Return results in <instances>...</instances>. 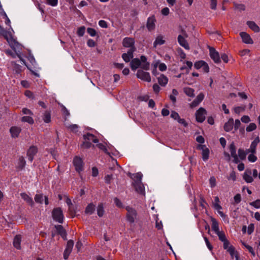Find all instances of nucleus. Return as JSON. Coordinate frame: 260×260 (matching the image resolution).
<instances>
[{
	"mask_svg": "<svg viewBox=\"0 0 260 260\" xmlns=\"http://www.w3.org/2000/svg\"><path fill=\"white\" fill-rule=\"evenodd\" d=\"M122 44L124 47L129 48V49L134 48L136 51V48L134 46L135 40L133 38L128 37L125 38L123 40Z\"/></svg>",
	"mask_w": 260,
	"mask_h": 260,
	"instance_id": "9d476101",
	"label": "nucleus"
},
{
	"mask_svg": "<svg viewBox=\"0 0 260 260\" xmlns=\"http://www.w3.org/2000/svg\"><path fill=\"white\" fill-rule=\"evenodd\" d=\"M216 234L218 235L219 239L221 241L223 242V241L227 240L226 238L225 235L223 232L219 231Z\"/></svg>",
	"mask_w": 260,
	"mask_h": 260,
	"instance_id": "49530a36",
	"label": "nucleus"
},
{
	"mask_svg": "<svg viewBox=\"0 0 260 260\" xmlns=\"http://www.w3.org/2000/svg\"><path fill=\"white\" fill-rule=\"evenodd\" d=\"M21 121L22 122H27L30 124H32L34 123V120L33 118L31 116H25L22 117L21 118Z\"/></svg>",
	"mask_w": 260,
	"mask_h": 260,
	"instance_id": "4c0bfd02",
	"label": "nucleus"
},
{
	"mask_svg": "<svg viewBox=\"0 0 260 260\" xmlns=\"http://www.w3.org/2000/svg\"><path fill=\"white\" fill-rule=\"evenodd\" d=\"M251 171L246 170L243 174V179L247 183H251L253 181V178L251 177Z\"/></svg>",
	"mask_w": 260,
	"mask_h": 260,
	"instance_id": "a878e982",
	"label": "nucleus"
},
{
	"mask_svg": "<svg viewBox=\"0 0 260 260\" xmlns=\"http://www.w3.org/2000/svg\"><path fill=\"white\" fill-rule=\"evenodd\" d=\"M87 32L91 36V37H94L96 35V31L94 28H87Z\"/></svg>",
	"mask_w": 260,
	"mask_h": 260,
	"instance_id": "bf43d9fd",
	"label": "nucleus"
},
{
	"mask_svg": "<svg viewBox=\"0 0 260 260\" xmlns=\"http://www.w3.org/2000/svg\"><path fill=\"white\" fill-rule=\"evenodd\" d=\"M43 119L45 123H49L51 121V114L50 112L46 111L43 116Z\"/></svg>",
	"mask_w": 260,
	"mask_h": 260,
	"instance_id": "58836bf2",
	"label": "nucleus"
},
{
	"mask_svg": "<svg viewBox=\"0 0 260 260\" xmlns=\"http://www.w3.org/2000/svg\"><path fill=\"white\" fill-rule=\"evenodd\" d=\"M158 82L160 85L165 86L168 82V78L163 74H161L157 78Z\"/></svg>",
	"mask_w": 260,
	"mask_h": 260,
	"instance_id": "c85d7f7f",
	"label": "nucleus"
},
{
	"mask_svg": "<svg viewBox=\"0 0 260 260\" xmlns=\"http://www.w3.org/2000/svg\"><path fill=\"white\" fill-rule=\"evenodd\" d=\"M132 185L137 192L145 194V187L142 181L140 182H133Z\"/></svg>",
	"mask_w": 260,
	"mask_h": 260,
	"instance_id": "2eb2a0df",
	"label": "nucleus"
},
{
	"mask_svg": "<svg viewBox=\"0 0 260 260\" xmlns=\"http://www.w3.org/2000/svg\"><path fill=\"white\" fill-rule=\"evenodd\" d=\"M96 146L100 150L103 151L107 155L109 158L108 160L109 161L117 162V160L112 156L113 154L110 151L111 149L110 147H107L102 143H99Z\"/></svg>",
	"mask_w": 260,
	"mask_h": 260,
	"instance_id": "20e7f679",
	"label": "nucleus"
},
{
	"mask_svg": "<svg viewBox=\"0 0 260 260\" xmlns=\"http://www.w3.org/2000/svg\"><path fill=\"white\" fill-rule=\"evenodd\" d=\"M205 146H202V158L204 161H206L209 158V150L207 148H204Z\"/></svg>",
	"mask_w": 260,
	"mask_h": 260,
	"instance_id": "f704fd0d",
	"label": "nucleus"
},
{
	"mask_svg": "<svg viewBox=\"0 0 260 260\" xmlns=\"http://www.w3.org/2000/svg\"><path fill=\"white\" fill-rule=\"evenodd\" d=\"M141 62V68L145 70H148L149 69L150 64L147 61V58L145 56L142 55L140 57Z\"/></svg>",
	"mask_w": 260,
	"mask_h": 260,
	"instance_id": "5701e85b",
	"label": "nucleus"
},
{
	"mask_svg": "<svg viewBox=\"0 0 260 260\" xmlns=\"http://www.w3.org/2000/svg\"><path fill=\"white\" fill-rule=\"evenodd\" d=\"M20 196L26 203L30 205L31 206H33L34 203L32 200V199L28 195H27L26 193L23 192L20 193Z\"/></svg>",
	"mask_w": 260,
	"mask_h": 260,
	"instance_id": "cd10ccee",
	"label": "nucleus"
},
{
	"mask_svg": "<svg viewBox=\"0 0 260 260\" xmlns=\"http://www.w3.org/2000/svg\"><path fill=\"white\" fill-rule=\"evenodd\" d=\"M210 56L215 63H218L220 62V57L217 51L213 47L209 48Z\"/></svg>",
	"mask_w": 260,
	"mask_h": 260,
	"instance_id": "6e6552de",
	"label": "nucleus"
},
{
	"mask_svg": "<svg viewBox=\"0 0 260 260\" xmlns=\"http://www.w3.org/2000/svg\"><path fill=\"white\" fill-rule=\"evenodd\" d=\"M35 201L38 203H42L43 201V196L42 194H36L35 197Z\"/></svg>",
	"mask_w": 260,
	"mask_h": 260,
	"instance_id": "79ce46f5",
	"label": "nucleus"
},
{
	"mask_svg": "<svg viewBox=\"0 0 260 260\" xmlns=\"http://www.w3.org/2000/svg\"><path fill=\"white\" fill-rule=\"evenodd\" d=\"M21 132V128L18 126H12L10 129L11 137L14 138H17Z\"/></svg>",
	"mask_w": 260,
	"mask_h": 260,
	"instance_id": "6ab92c4d",
	"label": "nucleus"
},
{
	"mask_svg": "<svg viewBox=\"0 0 260 260\" xmlns=\"http://www.w3.org/2000/svg\"><path fill=\"white\" fill-rule=\"evenodd\" d=\"M76 170L80 173L83 169V164H74Z\"/></svg>",
	"mask_w": 260,
	"mask_h": 260,
	"instance_id": "603ef678",
	"label": "nucleus"
},
{
	"mask_svg": "<svg viewBox=\"0 0 260 260\" xmlns=\"http://www.w3.org/2000/svg\"><path fill=\"white\" fill-rule=\"evenodd\" d=\"M260 140L258 137H257L251 142L250 148L247 149L248 152L250 154L248 156V160L250 162H255L257 160V157L255 155L256 148L257 144L259 143Z\"/></svg>",
	"mask_w": 260,
	"mask_h": 260,
	"instance_id": "f257e3e1",
	"label": "nucleus"
},
{
	"mask_svg": "<svg viewBox=\"0 0 260 260\" xmlns=\"http://www.w3.org/2000/svg\"><path fill=\"white\" fill-rule=\"evenodd\" d=\"M85 26L80 27L78 29L77 35L79 37H82L84 35V33H85Z\"/></svg>",
	"mask_w": 260,
	"mask_h": 260,
	"instance_id": "8fccbe9b",
	"label": "nucleus"
},
{
	"mask_svg": "<svg viewBox=\"0 0 260 260\" xmlns=\"http://www.w3.org/2000/svg\"><path fill=\"white\" fill-rule=\"evenodd\" d=\"M84 140H87L91 142L96 143L99 142V140L93 134L90 133H87L83 136Z\"/></svg>",
	"mask_w": 260,
	"mask_h": 260,
	"instance_id": "b1692460",
	"label": "nucleus"
},
{
	"mask_svg": "<svg viewBox=\"0 0 260 260\" xmlns=\"http://www.w3.org/2000/svg\"><path fill=\"white\" fill-rule=\"evenodd\" d=\"M53 219L59 223H62L64 220V216L62 209L59 208H55L52 211Z\"/></svg>",
	"mask_w": 260,
	"mask_h": 260,
	"instance_id": "f03ea898",
	"label": "nucleus"
},
{
	"mask_svg": "<svg viewBox=\"0 0 260 260\" xmlns=\"http://www.w3.org/2000/svg\"><path fill=\"white\" fill-rule=\"evenodd\" d=\"M165 41L163 39L162 36H158L156 37L155 41L153 43L154 47H156L157 45H161L165 44Z\"/></svg>",
	"mask_w": 260,
	"mask_h": 260,
	"instance_id": "72a5a7b5",
	"label": "nucleus"
},
{
	"mask_svg": "<svg viewBox=\"0 0 260 260\" xmlns=\"http://www.w3.org/2000/svg\"><path fill=\"white\" fill-rule=\"evenodd\" d=\"M58 0H46L47 4L52 7L56 6L58 4Z\"/></svg>",
	"mask_w": 260,
	"mask_h": 260,
	"instance_id": "864d4df0",
	"label": "nucleus"
},
{
	"mask_svg": "<svg viewBox=\"0 0 260 260\" xmlns=\"http://www.w3.org/2000/svg\"><path fill=\"white\" fill-rule=\"evenodd\" d=\"M4 37L10 44H12L13 42H14V40L13 39L11 34H8V33L6 32L4 35Z\"/></svg>",
	"mask_w": 260,
	"mask_h": 260,
	"instance_id": "a19ab883",
	"label": "nucleus"
},
{
	"mask_svg": "<svg viewBox=\"0 0 260 260\" xmlns=\"http://www.w3.org/2000/svg\"><path fill=\"white\" fill-rule=\"evenodd\" d=\"M183 63L184 64L180 67V70L181 71L185 70L186 73L188 74L192 67V62L190 61H185Z\"/></svg>",
	"mask_w": 260,
	"mask_h": 260,
	"instance_id": "4be33fe9",
	"label": "nucleus"
},
{
	"mask_svg": "<svg viewBox=\"0 0 260 260\" xmlns=\"http://www.w3.org/2000/svg\"><path fill=\"white\" fill-rule=\"evenodd\" d=\"M226 250L229 252L232 258L236 254L235 252V248L232 245H231Z\"/></svg>",
	"mask_w": 260,
	"mask_h": 260,
	"instance_id": "3c124183",
	"label": "nucleus"
},
{
	"mask_svg": "<svg viewBox=\"0 0 260 260\" xmlns=\"http://www.w3.org/2000/svg\"><path fill=\"white\" fill-rule=\"evenodd\" d=\"M91 146V142L88 141L87 140H85V141L82 144V147L85 148H90Z\"/></svg>",
	"mask_w": 260,
	"mask_h": 260,
	"instance_id": "0e129e2a",
	"label": "nucleus"
},
{
	"mask_svg": "<svg viewBox=\"0 0 260 260\" xmlns=\"http://www.w3.org/2000/svg\"><path fill=\"white\" fill-rule=\"evenodd\" d=\"M205 95L203 93H200L196 98L189 104L190 108H193L197 107L204 100Z\"/></svg>",
	"mask_w": 260,
	"mask_h": 260,
	"instance_id": "1a4fd4ad",
	"label": "nucleus"
},
{
	"mask_svg": "<svg viewBox=\"0 0 260 260\" xmlns=\"http://www.w3.org/2000/svg\"><path fill=\"white\" fill-rule=\"evenodd\" d=\"M73 246H74L73 241L71 240L68 241L67 242V246H66L65 250L70 251L71 252L72 249L73 248Z\"/></svg>",
	"mask_w": 260,
	"mask_h": 260,
	"instance_id": "ea45409f",
	"label": "nucleus"
},
{
	"mask_svg": "<svg viewBox=\"0 0 260 260\" xmlns=\"http://www.w3.org/2000/svg\"><path fill=\"white\" fill-rule=\"evenodd\" d=\"M95 211V205L92 203H90L87 205L86 207L85 213L87 214L91 215L92 214L94 211Z\"/></svg>",
	"mask_w": 260,
	"mask_h": 260,
	"instance_id": "473e14b6",
	"label": "nucleus"
},
{
	"mask_svg": "<svg viewBox=\"0 0 260 260\" xmlns=\"http://www.w3.org/2000/svg\"><path fill=\"white\" fill-rule=\"evenodd\" d=\"M240 36L242 39L243 43L247 44H252L253 41L249 35L245 32H241Z\"/></svg>",
	"mask_w": 260,
	"mask_h": 260,
	"instance_id": "dca6fc26",
	"label": "nucleus"
},
{
	"mask_svg": "<svg viewBox=\"0 0 260 260\" xmlns=\"http://www.w3.org/2000/svg\"><path fill=\"white\" fill-rule=\"evenodd\" d=\"M136 76L137 78L142 80L150 82L151 81V77L148 72H145L141 70H138Z\"/></svg>",
	"mask_w": 260,
	"mask_h": 260,
	"instance_id": "0eeeda50",
	"label": "nucleus"
},
{
	"mask_svg": "<svg viewBox=\"0 0 260 260\" xmlns=\"http://www.w3.org/2000/svg\"><path fill=\"white\" fill-rule=\"evenodd\" d=\"M69 212L72 218L75 216L76 211L74 210L73 206L69 207Z\"/></svg>",
	"mask_w": 260,
	"mask_h": 260,
	"instance_id": "e2e57ef3",
	"label": "nucleus"
},
{
	"mask_svg": "<svg viewBox=\"0 0 260 260\" xmlns=\"http://www.w3.org/2000/svg\"><path fill=\"white\" fill-rule=\"evenodd\" d=\"M246 23L248 27L253 31L258 32L260 31L259 26L254 21H248Z\"/></svg>",
	"mask_w": 260,
	"mask_h": 260,
	"instance_id": "bb28decb",
	"label": "nucleus"
},
{
	"mask_svg": "<svg viewBox=\"0 0 260 260\" xmlns=\"http://www.w3.org/2000/svg\"><path fill=\"white\" fill-rule=\"evenodd\" d=\"M127 175L130 177L134 181L133 182H140L142 181L143 175L141 172L132 174L128 172Z\"/></svg>",
	"mask_w": 260,
	"mask_h": 260,
	"instance_id": "f3484780",
	"label": "nucleus"
},
{
	"mask_svg": "<svg viewBox=\"0 0 260 260\" xmlns=\"http://www.w3.org/2000/svg\"><path fill=\"white\" fill-rule=\"evenodd\" d=\"M135 51V49L133 48L132 49H129L128 51L126 53H124L122 55V59L126 62H128L130 61L131 59L133 58V53Z\"/></svg>",
	"mask_w": 260,
	"mask_h": 260,
	"instance_id": "ddd939ff",
	"label": "nucleus"
},
{
	"mask_svg": "<svg viewBox=\"0 0 260 260\" xmlns=\"http://www.w3.org/2000/svg\"><path fill=\"white\" fill-rule=\"evenodd\" d=\"M114 203L115 204V205H116L117 207H118L119 208L123 207V205H122V202L117 198H115L114 199Z\"/></svg>",
	"mask_w": 260,
	"mask_h": 260,
	"instance_id": "6e6d98bb",
	"label": "nucleus"
},
{
	"mask_svg": "<svg viewBox=\"0 0 260 260\" xmlns=\"http://www.w3.org/2000/svg\"><path fill=\"white\" fill-rule=\"evenodd\" d=\"M211 222H212V224H211L212 229L215 232V233L216 234L217 232H219L220 231H219V229L218 223L217 221V220L215 218H212L211 219Z\"/></svg>",
	"mask_w": 260,
	"mask_h": 260,
	"instance_id": "2f4dec72",
	"label": "nucleus"
},
{
	"mask_svg": "<svg viewBox=\"0 0 260 260\" xmlns=\"http://www.w3.org/2000/svg\"><path fill=\"white\" fill-rule=\"evenodd\" d=\"M243 245L247 249V250L249 251L250 253H251V254L254 256H255V252L252 248V247L248 245H247L245 243H243Z\"/></svg>",
	"mask_w": 260,
	"mask_h": 260,
	"instance_id": "5fc2aeb1",
	"label": "nucleus"
},
{
	"mask_svg": "<svg viewBox=\"0 0 260 260\" xmlns=\"http://www.w3.org/2000/svg\"><path fill=\"white\" fill-rule=\"evenodd\" d=\"M248 154H250V153L248 152L247 149L245 150L243 148H239L238 150L237 162H240L241 160H244Z\"/></svg>",
	"mask_w": 260,
	"mask_h": 260,
	"instance_id": "9b49d317",
	"label": "nucleus"
},
{
	"mask_svg": "<svg viewBox=\"0 0 260 260\" xmlns=\"http://www.w3.org/2000/svg\"><path fill=\"white\" fill-rule=\"evenodd\" d=\"M241 120L242 122L245 123H248L250 121V119L249 117L247 115L243 116L241 117Z\"/></svg>",
	"mask_w": 260,
	"mask_h": 260,
	"instance_id": "69168bd1",
	"label": "nucleus"
},
{
	"mask_svg": "<svg viewBox=\"0 0 260 260\" xmlns=\"http://www.w3.org/2000/svg\"><path fill=\"white\" fill-rule=\"evenodd\" d=\"M205 62V61L204 60H199L196 61L194 63V67L197 70L200 69L202 68L203 64H204Z\"/></svg>",
	"mask_w": 260,
	"mask_h": 260,
	"instance_id": "37998d69",
	"label": "nucleus"
},
{
	"mask_svg": "<svg viewBox=\"0 0 260 260\" xmlns=\"http://www.w3.org/2000/svg\"><path fill=\"white\" fill-rule=\"evenodd\" d=\"M178 94V91L175 89H173L172 90V94L170 95L169 98L170 100L172 102L173 104H175L176 102V96H177Z\"/></svg>",
	"mask_w": 260,
	"mask_h": 260,
	"instance_id": "c9c22d12",
	"label": "nucleus"
},
{
	"mask_svg": "<svg viewBox=\"0 0 260 260\" xmlns=\"http://www.w3.org/2000/svg\"><path fill=\"white\" fill-rule=\"evenodd\" d=\"M61 111L63 114V115L66 117V118L67 117H68L70 116V114L69 111V110L64 106L63 105H61Z\"/></svg>",
	"mask_w": 260,
	"mask_h": 260,
	"instance_id": "de8ad7c7",
	"label": "nucleus"
},
{
	"mask_svg": "<svg viewBox=\"0 0 260 260\" xmlns=\"http://www.w3.org/2000/svg\"><path fill=\"white\" fill-rule=\"evenodd\" d=\"M210 8L212 10H216L217 7V0H210Z\"/></svg>",
	"mask_w": 260,
	"mask_h": 260,
	"instance_id": "13d9d810",
	"label": "nucleus"
},
{
	"mask_svg": "<svg viewBox=\"0 0 260 260\" xmlns=\"http://www.w3.org/2000/svg\"><path fill=\"white\" fill-rule=\"evenodd\" d=\"M55 228L58 234H59L63 239H66L67 233L61 225H55Z\"/></svg>",
	"mask_w": 260,
	"mask_h": 260,
	"instance_id": "393cba45",
	"label": "nucleus"
},
{
	"mask_svg": "<svg viewBox=\"0 0 260 260\" xmlns=\"http://www.w3.org/2000/svg\"><path fill=\"white\" fill-rule=\"evenodd\" d=\"M156 19L154 15L148 17L147 19L146 26L149 31L154 29L155 26Z\"/></svg>",
	"mask_w": 260,
	"mask_h": 260,
	"instance_id": "f8f14e48",
	"label": "nucleus"
},
{
	"mask_svg": "<svg viewBox=\"0 0 260 260\" xmlns=\"http://www.w3.org/2000/svg\"><path fill=\"white\" fill-rule=\"evenodd\" d=\"M130 66L132 70L134 71L140 67L141 68V62L139 58H135L132 60Z\"/></svg>",
	"mask_w": 260,
	"mask_h": 260,
	"instance_id": "aec40b11",
	"label": "nucleus"
},
{
	"mask_svg": "<svg viewBox=\"0 0 260 260\" xmlns=\"http://www.w3.org/2000/svg\"><path fill=\"white\" fill-rule=\"evenodd\" d=\"M178 42L180 46L184 47L185 49H189V46L187 42L185 40L184 37L179 35L178 37Z\"/></svg>",
	"mask_w": 260,
	"mask_h": 260,
	"instance_id": "a211bd4d",
	"label": "nucleus"
},
{
	"mask_svg": "<svg viewBox=\"0 0 260 260\" xmlns=\"http://www.w3.org/2000/svg\"><path fill=\"white\" fill-rule=\"evenodd\" d=\"M230 155L227 152H224V154L225 157L227 158L228 160H230V156L234 158V162H237V154L236 153V146L234 142H232L229 147Z\"/></svg>",
	"mask_w": 260,
	"mask_h": 260,
	"instance_id": "39448f33",
	"label": "nucleus"
},
{
	"mask_svg": "<svg viewBox=\"0 0 260 260\" xmlns=\"http://www.w3.org/2000/svg\"><path fill=\"white\" fill-rule=\"evenodd\" d=\"M209 183L211 187L213 188L216 186V179L214 177H210L209 179Z\"/></svg>",
	"mask_w": 260,
	"mask_h": 260,
	"instance_id": "4d7b16f0",
	"label": "nucleus"
},
{
	"mask_svg": "<svg viewBox=\"0 0 260 260\" xmlns=\"http://www.w3.org/2000/svg\"><path fill=\"white\" fill-rule=\"evenodd\" d=\"M97 214L99 216L102 217L104 214V206L102 203L99 204L97 208Z\"/></svg>",
	"mask_w": 260,
	"mask_h": 260,
	"instance_id": "e433bc0d",
	"label": "nucleus"
},
{
	"mask_svg": "<svg viewBox=\"0 0 260 260\" xmlns=\"http://www.w3.org/2000/svg\"><path fill=\"white\" fill-rule=\"evenodd\" d=\"M206 115V110L204 108H200L196 112V120L199 122H203L205 119Z\"/></svg>",
	"mask_w": 260,
	"mask_h": 260,
	"instance_id": "423d86ee",
	"label": "nucleus"
},
{
	"mask_svg": "<svg viewBox=\"0 0 260 260\" xmlns=\"http://www.w3.org/2000/svg\"><path fill=\"white\" fill-rule=\"evenodd\" d=\"M171 117L174 120H177L180 116L179 115L178 113L174 111H173L171 112Z\"/></svg>",
	"mask_w": 260,
	"mask_h": 260,
	"instance_id": "680f3d73",
	"label": "nucleus"
},
{
	"mask_svg": "<svg viewBox=\"0 0 260 260\" xmlns=\"http://www.w3.org/2000/svg\"><path fill=\"white\" fill-rule=\"evenodd\" d=\"M125 209L127 211L126 214L127 221L131 223H133L137 217L138 214L137 211L134 208L129 206L126 207Z\"/></svg>",
	"mask_w": 260,
	"mask_h": 260,
	"instance_id": "7ed1b4c3",
	"label": "nucleus"
},
{
	"mask_svg": "<svg viewBox=\"0 0 260 260\" xmlns=\"http://www.w3.org/2000/svg\"><path fill=\"white\" fill-rule=\"evenodd\" d=\"M201 69H202L203 72L205 73H207L209 72V66H208V63L206 62H205L204 64H203V66Z\"/></svg>",
	"mask_w": 260,
	"mask_h": 260,
	"instance_id": "774afa93",
	"label": "nucleus"
},
{
	"mask_svg": "<svg viewBox=\"0 0 260 260\" xmlns=\"http://www.w3.org/2000/svg\"><path fill=\"white\" fill-rule=\"evenodd\" d=\"M183 91L185 94L190 98H193L194 96V90L190 87H186L183 88Z\"/></svg>",
	"mask_w": 260,
	"mask_h": 260,
	"instance_id": "7c9ffc66",
	"label": "nucleus"
},
{
	"mask_svg": "<svg viewBox=\"0 0 260 260\" xmlns=\"http://www.w3.org/2000/svg\"><path fill=\"white\" fill-rule=\"evenodd\" d=\"M234 127V119L232 118H230L228 121L225 123L223 128L226 132H229L233 129Z\"/></svg>",
	"mask_w": 260,
	"mask_h": 260,
	"instance_id": "412c9836",
	"label": "nucleus"
},
{
	"mask_svg": "<svg viewBox=\"0 0 260 260\" xmlns=\"http://www.w3.org/2000/svg\"><path fill=\"white\" fill-rule=\"evenodd\" d=\"M245 106H238L234 108V112L237 114H240L241 112L244 111L245 109Z\"/></svg>",
	"mask_w": 260,
	"mask_h": 260,
	"instance_id": "a18cd8bd",
	"label": "nucleus"
},
{
	"mask_svg": "<svg viewBox=\"0 0 260 260\" xmlns=\"http://www.w3.org/2000/svg\"><path fill=\"white\" fill-rule=\"evenodd\" d=\"M161 13L162 15L167 16L170 13V10L168 7H165L161 10Z\"/></svg>",
	"mask_w": 260,
	"mask_h": 260,
	"instance_id": "338daca9",
	"label": "nucleus"
},
{
	"mask_svg": "<svg viewBox=\"0 0 260 260\" xmlns=\"http://www.w3.org/2000/svg\"><path fill=\"white\" fill-rule=\"evenodd\" d=\"M250 205L256 208H260V200L258 199L255 200V201L250 202L249 203Z\"/></svg>",
	"mask_w": 260,
	"mask_h": 260,
	"instance_id": "09e8293b",
	"label": "nucleus"
},
{
	"mask_svg": "<svg viewBox=\"0 0 260 260\" xmlns=\"http://www.w3.org/2000/svg\"><path fill=\"white\" fill-rule=\"evenodd\" d=\"M240 125V121L239 119H236L235 121V123H234V127L235 131H237V129L239 128Z\"/></svg>",
	"mask_w": 260,
	"mask_h": 260,
	"instance_id": "052dcab7",
	"label": "nucleus"
},
{
	"mask_svg": "<svg viewBox=\"0 0 260 260\" xmlns=\"http://www.w3.org/2000/svg\"><path fill=\"white\" fill-rule=\"evenodd\" d=\"M21 236L19 235H16L13 241V245L17 249H19L21 248Z\"/></svg>",
	"mask_w": 260,
	"mask_h": 260,
	"instance_id": "c756f323",
	"label": "nucleus"
},
{
	"mask_svg": "<svg viewBox=\"0 0 260 260\" xmlns=\"http://www.w3.org/2000/svg\"><path fill=\"white\" fill-rule=\"evenodd\" d=\"M37 152L38 148L36 146H32L29 147L27 152L28 161H32L33 160L34 157L36 154Z\"/></svg>",
	"mask_w": 260,
	"mask_h": 260,
	"instance_id": "4468645a",
	"label": "nucleus"
},
{
	"mask_svg": "<svg viewBox=\"0 0 260 260\" xmlns=\"http://www.w3.org/2000/svg\"><path fill=\"white\" fill-rule=\"evenodd\" d=\"M256 128V125L254 123H250L246 128L248 132H252Z\"/></svg>",
	"mask_w": 260,
	"mask_h": 260,
	"instance_id": "c03bdc74",
	"label": "nucleus"
}]
</instances>
